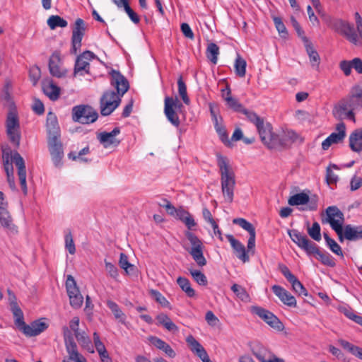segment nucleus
I'll return each mask as SVG.
<instances>
[{
    "label": "nucleus",
    "mask_w": 362,
    "mask_h": 362,
    "mask_svg": "<svg viewBox=\"0 0 362 362\" xmlns=\"http://www.w3.org/2000/svg\"><path fill=\"white\" fill-rule=\"evenodd\" d=\"M109 74L111 76L110 84L115 88L117 93L113 90H107L100 98V113L103 116L110 115L119 105L120 98L129 88L128 80L119 71L112 69Z\"/></svg>",
    "instance_id": "1"
},
{
    "label": "nucleus",
    "mask_w": 362,
    "mask_h": 362,
    "mask_svg": "<svg viewBox=\"0 0 362 362\" xmlns=\"http://www.w3.org/2000/svg\"><path fill=\"white\" fill-rule=\"evenodd\" d=\"M288 234L291 239L308 256L314 255L324 265L334 267V259L327 252L321 251L316 243L311 241L307 235L296 229L288 230Z\"/></svg>",
    "instance_id": "2"
},
{
    "label": "nucleus",
    "mask_w": 362,
    "mask_h": 362,
    "mask_svg": "<svg viewBox=\"0 0 362 362\" xmlns=\"http://www.w3.org/2000/svg\"><path fill=\"white\" fill-rule=\"evenodd\" d=\"M217 165L221 175V191L226 202L232 203L235 187V175L229 160L220 153L216 154Z\"/></svg>",
    "instance_id": "3"
},
{
    "label": "nucleus",
    "mask_w": 362,
    "mask_h": 362,
    "mask_svg": "<svg viewBox=\"0 0 362 362\" xmlns=\"http://www.w3.org/2000/svg\"><path fill=\"white\" fill-rule=\"evenodd\" d=\"M327 222L329 223L331 228L336 232L339 240L342 243L345 238L344 215L341 211L336 206H330L326 209Z\"/></svg>",
    "instance_id": "4"
},
{
    "label": "nucleus",
    "mask_w": 362,
    "mask_h": 362,
    "mask_svg": "<svg viewBox=\"0 0 362 362\" xmlns=\"http://www.w3.org/2000/svg\"><path fill=\"white\" fill-rule=\"evenodd\" d=\"M6 134L9 141L13 143L16 148L20 146L21 134L20 130L19 118L16 110H10L6 120Z\"/></svg>",
    "instance_id": "5"
},
{
    "label": "nucleus",
    "mask_w": 362,
    "mask_h": 362,
    "mask_svg": "<svg viewBox=\"0 0 362 362\" xmlns=\"http://www.w3.org/2000/svg\"><path fill=\"white\" fill-rule=\"evenodd\" d=\"M328 25L335 32L344 36L350 42L354 45L358 44V37L353 24L346 21L337 18L330 21Z\"/></svg>",
    "instance_id": "6"
},
{
    "label": "nucleus",
    "mask_w": 362,
    "mask_h": 362,
    "mask_svg": "<svg viewBox=\"0 0 362 362\" xmlns=\"http://www.w3.org/2000/svg\"><path fill=\"white\" fill-rule=\"evenodd\" d=\"M98 117L97 111L91 106L80 105L72 108V119L81 124L95 122Z\"/></svg>",
    "instance_id": "7"
},
{
    "label": "nucleus",
    "mask_w": 362,
    "mask_h": 362,
    "mask_svg": "<svg viewBox=\"0 0 362 362\" xmlns=\"http://www.w3.org/2000/svg\"><path fill=\"white\" fill-rule=\"evenodd\" d=\"M185 235L192 245V247L188 250V252L192 257L198 266H205L207 262L203 255L204 246L202 240L195 234L190 231H186Z\"/></svg>",
    "instance_id": "8"
},
{
    "label": "nucleus",
    "mask_w": 362,
    "mask_h": 362,
    "mask_svg": "<svg viewBox=\"0 0 362 362\" xmlns=\"http://www.w3.org/2000/svg\"><path fill=\"white\" fill-rule=\"evenodd\" d=\"M362 107V100L354 98L351 94L346 98L341 99L339 103L334 106L332 114L338 120L344 119V115L349 109L356 110Z\"/></svg>",
    "instance_id": "9"
},
{
    "label": "nucleus",
    "mask_w": 362,
    "mask_h": 362,
    "mask_svg": "<svg viewBox=\"0 0 362 362\" xmlns=\"http://www.w3.org/2000/svg\"><path fill=\"white\" fill-rule=\"evenodd\" d=\"M317 202H318V197L317 195H313L311 197L308 196L305 192H300L296 194L291 197L288 200V203L290 206H298V205H305L307 204L305 207L300 208V210H309V211H316L317 209Z\"/></svg>",
    "instance_id": "10"
},
{
    "label": "nucleus",
    "mask_w": 362,
    "mask_h": 362,
    "mask_svg": "<svg viewBox=\"0 0 362 362\" xmlns=\"http://www.w3.org/2000/svg\"><path fill=\"white\" fill-rule=\"evenodd\" d=\"M86 25L82 18H77L72 27L71 54H76L81 49V41L85 35Z\"/></svg>",
    "instance_id": "11"
},
{
    "label": "nucleus",
    "mask_w": 362,
    "mask_h": 362,
    "mask_svg": "<svg viewBox=\"0 0 362 362\" xmlns=\"http://www.w3.org/2000/svg\"><path fill=\"white\" fill-rule=\"evenodd\" d=\"M182 107V103L177 98L167 96L165 98L164 112L168 121L175 127H179L180 122L175 110Z\"/></svg>",
    "instance_id": "12"
},
{
    "label": "nucleus",
    "mask_w": 362,
    "mask_h": 362,
    "mask_svg": "<svg viewBox=\"0 0 362 362\" xmlns=\"http://www.w3.org/2000/svg\"><path fill=\"white\" fill-rule=\"evenodd\" d=\"M60 139L61 136H56L47 137L48 149L54 165L57 168L62 165V160L64 157L63 146Z\"/></svg>",
    "instance_id": "13"
},
{
    "label": "nucleus",
    "mask_w": 362,
    "mask_h": 362,
    "mask_svg": "<svg viewBox=\"0 0 362 362\" xmlns=\"http://www.w3.org/2000/svg\"><path fill=\"white\" fill-rule=\"evenodd\" d=\"M262 142L269 149L276 148V144H279L277 140L276 134L272 131V126L269 122H262V125L257 127Z\"/></svg>",
    "instance_id": "14"
},
{
    "label": "nucleus",
    "mask_w": 362,
    "mask_h": 362,
    "mask_svg": "<svg viewBox=\"0 0 362 362\" xmlns=\"http://www.w3.org/2000/svg\"><path fill=\"white\" fill-rule=\"evenodd\" d=\"M66 288L69 298L70 305L75 309L81 307L83 298L71 275H68L66 281Z\"/></svg>",
    "instance_id": "15"
},
{
    "label": "nucleus",
    "mask_w": 362,
    "mask_h": 362,
    "mask_svg": "<svg viewBox=\"0 0 362 362\" xmlns=\"http://www.w3.org/2000/svg\"><path fill=\"white\" fill-rule=\"evenodd\" d=\"M252 311L253 313L258 315L271 327L276 329L277 331H282L284 329V324L274 314H273L269 310H266L262 307L253 306L252 308Z\"/></svg>",
    "instance_id": "16"
},
{
    "label": "nucleus",
    "mask_w": 362,
    "mask_h": 362,
    "mask_svg": "<svg viewBox=\"0 0 362 362\" xmlns=\"http://www.w3.org/2000/svg\"><path fill=\"white\" fill-rule=\"evenodd\" d=\"M278 269L286 279V280L291 284L293 290L298 295L307 296L308 295V291L298 279V278L291 273L288 267L282 263L278 264Z\"/></svg>",
    "instance_id": "17"
},
{
    "label": "nucleus",
    "mask_w": 362,
    "mask_h": 362,
    "mask_svg": "<svg viewBox=\"0 0 362 362\" xmlns=\"http://www.w3.org/2000/svg\"><path fill=\"white\" fill-rule=\"evenodd\" d=\"M95 57V54L89 50L84 51L82 54L78 55L75 62L74 76H76L78 74L83 76L82 73L83 71L86 74H89L90 64L88 61Z\"/></svg>",
    "instance_id": "18"
},
{
    "label": "nucleus",
    "mask_w": 362,
    "mask_h": 362,
    "mask_svg": "<svg viewBox=\"0 0 362 362\" xmlns=\"http://www.w3.org/2000/svg\"><path fill=\"white\" fill-rule=\"evenodd\" d=\"M13 162L18 168V175L19 177L21 189L25 195L28 193L26 185V168L24 159L21 154L15 151L13 156Z\"/></svg>",
    "instance_id": "19"
},
{
    "label": "nucleus",
    "mask_w": 362,
    "mask_h": 362,
    "mask_svg": "<svg viewBox=\"0 0 362 362\" xmlns=\"http://www.w3.org/2000/svg\"><path fill=\"white\" fill-rule=\"evenodd\" d=\"M337 132L332 133L322 143V148L327 150L333 144H339L341 142L346 136V125L343 122L338 123L336 126Z\"/></svg>",
    "instance_id": "20"
},
{
    "label": "nucleus",
    "mask_w": 362,
    "mask_h": 362,
    "mask_svg": "<svg viewBox=\"0 0 362 362\" xmlns=\"http://www.w3.org/2000/svg\"><path fill=\"white\" fill-rule=\"evenodd\" d=\"M120 133V129L115 127L110 132H100L98 134L97 139L105 148L110 146H117L120 144V140L115 138Z\"/></svg>",
    "instance_id": "21"
},
{
    "label": "nucleus",
    "mask_w": 362,
    "mask_h": 362,
    "mask_svg": "<svg viewBox=\"0 0 362 362\" xmlns=\"http://www.w3.org/2000/svg\"><path fill=\"white\" fill-rule=\"evenodd\" d=\"M234 224L240 226L249 233L250 237L247 242V249L252 250L255 247L256 231L253 225L243 218H237L233 220Z\"/></svg>",
    "instance_id": "22"
},
{
    "label": "nucleus",
    "mask_w": 362,
    "mask_h": 362,
    "mask_svg": "<svg viewBox=\"0 0 362 362\" xmlns=\"http://www.w3.org/2000/svg\"><path fill=\"white\" fill-rule=\"evenodd\" d=\"M47 327L48 325L47 323L41 322L40 320H37L32 322L30 325L25 324L24 327H21V332L27 337H35L46 330Z\"/></svg>",
    "instance_id": "23"
},
{
    "label": "nucleus",
    "mask_w": 362,
    "mask_h": 362,
    "mask_svg": "<svg viewBox=\"0 0 362 362\" xmlns=\"http://www.w3.org/2000/svg\"><path fill=\"white\" fill-rule=\"evenodd\" d=\"M272 290L285 305L293 308L297 306L295 297L284 288L279 285H274L272 287Z\"/></svg>",
    "instance_id": "24"
},
{
    "label": "nucleus",
    "mask_w": 362,
    "mask_h": 362,
    "mask_svg": "<svg viewBox=\"0 0 362 362\" xmlns=\"http://www.w3.org/2000/svg\"><path fill=\"white\" fill-rule=\"evenodd\" d=\"M226 238L230 242L236 257L243 262H248L250 260V257L246 252L244 245H243L239 240H236L233 235L227 234L226 235Z\"/></svg>",
    "instance_id": "25"
},
{
    "label": "nucleus",
    "mask_w": 362,
    "mask_h": 362,
    "mask_svg": "<svg viewBox=\"0 0 362 362\" xmlns=\"http://www.w3.org/2000/svg\"><path fill=\"white\" fill-rule=\"evenodd\" d=\"M61 62L60 54L59 52H54L49 59V70L50 74L57 78H62L66 76V71L62 70L59 64Z\"/></svg>",
    "instance_id": "26"
},
{
    "label": "nucleus",
    "mask_w": 362,
    "mask_h": 362,
    "mask_svg": "<svg viewBox=\"0 0 362 362\" xmlns=\"http://www.w3.org/2000/svg\"><path fill=\"white\" fill-rule=\"evenodd\" d=\"M47 137L54 136H61L60 127L56 115L52 112H48L47 115L46 123Z\"/></svg>",
    "instance_id": "27"
},
{
    "label": "nucleus",
    "mask_w": 362,
    "mask_h": 362,
    "mask_svg": "<svg viewBox=\"0 0 362 362\" xmlns=\"http://www.w3.org/2000/svg\"><path fill=\"white\" fill-rule=\"evenodd\" d=\"M252 354L260 361L267 362L271 356V352L259 342H252L249 344Z\"/></svg>",
    "instance_id": "28"
},
{
    "label": "nucleus",
    "mask_w": 362,
    "mask_h": 362,
    "mask_svg": "<svg viewBox=\"0 0 362 362\" xmlns=\"http://www.w3.org/2000/svg\"><path fill=\"white\" fill-rule=\"evenodd\" d=\"M43 93L49 97L51 100H57L60 95V88L52 80H47L42 82Z\"/></svg>",
    "instance_id": "29"
},
{
    "label": "nucleus",
    "mask_w": 362,
    "mask_h": 362,
    "mask_svg": "<svg viewBox=\"0 0 362 362\" xmlns=\"http://www.w3.org/2000/svg\"><path fill=\"white\" fill-rule=\"evenodd\" d=\"M148 341L157 349L163 351L168 357L173 358L176 356L175 351L161 339L155 336H151L148 337Z\"/></svg>",
    "instance_id": "30"
},
{
    "label": "nucleus",
    "mask_w": 362,
    "mask_h": 362,
    "mask_svg": "<svg viewBox=\"0 0 362 362\" xmlns=\"http://www.w3.org/2000/svg\"><path fill=\"white\" fill-rule=\"evenodd\" d=\"M345 238L349 241H357L362 239V226L347 224L344 226Z\"/></svg>",
    "instance_id": "31"
},
{
    "label": "nucleus",
    "mask_w": 362,
    "mask_h": 362,
    "mask_svg": "<svg viewBox=\"0 0 362 362\" xmlns=\"http://www.w3.org/2000/svg\"><path fill=\"white\" fill-rule=\"evenodd\" d=\"M349 147L354 151H362V128L354 131L349 136Z\"/></svg>",
    "instance_id": "32"
},
{
    "label": "nucleus",
    "mask_w": 362,
    "mask_h": 362,
    "mask_svg": "<svg viewBox=\"0 0 362 362\" xmlns=\"http://www.w3.org/2000/svg\"><path fill=\"white\" fill-rule=\"evenodd\" d=\"M306 52L309 56L310 63L313 66H318L320 62V57L317 52L315 49L312 42L307 37H303Z\"/></svg>",
    "instance_id": "33"
},
{
    "label": "nucleus",
    "mask_w": 362,
    "mask_h": 362,
    "mask_svg": "<svg viewBox=\"0 0 362 362\" xmlns=\"http://www.w3.org/2000/svg\"><path fill=\"white\" fill-rule=\"evenodd\" d=\"M156 319L157 325L163 326L169 332H176L179 330L178 327L163 313L158 314Z\"/></svg>",
    "instance_id": "34"
},
{
    "label": "nucleus",
    "mask_w": 362,
    "mask_h": 362,
    "mask_svg": "<svg viewBox=\"0 0 362 362\" xmlns=\"http://www.w3.org/2000/svg\"><path fill=\"white\" fill-rule=\"evenodd\" d=\"M72 330L66 327H63V337L64 339L66 350L68 354L77 351V345L74 341Z\"/></svg>",
    "instance_id": "35"
},
{
    "label": "nucleus",
    "mask_w": 362,
    "mask_h": 362,
    "mask_svg": "<svg viewBox=\"0 0 362 362\" xmlns=\"http://www.w3.org/2000/svg\"><path fill=\"white\" fill-rule=\"evenodd\" d=\"M186 342L190 350L196 354L199 358L207 354L202 344L192 335H189L186 338Z\"/></svg>",
    "instance_id": "36"
},
{
    "label": "nucleus",
    "mask_w": 362,
    "mask_h": 362,
    "mask_svg": "<svg viewBox=\"0 0 362 362\" xmlns=\"http://www.w3.org/2000/svg\"><path fill=\"white\" fill-rule=\"evenodd\" d=\"M277 140H279V144H276L277 148H288L297 139V134L293 131H288L283 136H280L276 134Z\"/></svg>",
    "instance_id": "37"
},
{
    "label": "nucleus",
    "mask_w": 362,
    "mask_h": 362,
    "mask_svg": "<svg viewBox=\"0 0 362 362\" xmlns=\"http://www.w3.org/2000/svg\"><path fill=\"white\" fill-rule=\"evenodd\" d=\"M8 203L6 202H0V226L9 228L12 219L6 209Z\"/></svg>",
    "instance_id": "38"
},
{
    "label": "nucleus",
    "mask_w": 362,
    "mask_h": 362,
    "mask_svg": "<svg viewBox=\"0 0 362 362\" xmlns=\"http://www.w3.org/2000/svg\"><path fill=\"white\" fill-rule=\"evenodd\" d=\"M11 310L14 317L15 325L21 331V327H24L25 325L23 313L17 303H13L12 306H11Z\"/></svg>",
    "instance_id": "39"
},
{
    "label": "nucleus",
    "mask_w": 362,
    "mask_h": 362,
    "mask_svg": "<svg viewBox=\"0 0 362 362\" xmlns=\"http://www.w3.org/2000/svg\"><path fill=\"white\" fill-rule=\"evenodd\" d=\"M339 344L346 350H347L349 353H351L354 356L362 361V348L354 345L350 342L344 340L339 339Z\"/></svg>",
    "instance_id": "40"
},
{
    "label": "nucleus",
    "mask_w": 362,
    "mask_h": 362,
    "mask_svg": "<svg viewBox=\"0 0 362 362\" xmlns=\"http://www.w3.org/2000/svg\"><path fill=\"white\" fill-rule=\"evenodd\" d=\"M106 305L113 313L115 319L118 320L122 324H125L126 315L119 305L112 300H107Z\"/></svg>",
    "instance_id": "41"
},
{
    "label": "nucleus",
    "mask_w": 362,
    "mask_h": 362,
    "mask_svg": "<svg viewBox=\"0 0 362 362\" xmlns=\"http://www.w3.org/2000/svg\"><path fill=\"white\" fill-rule=\"evenodd\" d=\"M230 89L227 86V97H225V100L227 103L228 107L233 109L234 111L238 112H243L245 108L243 106L238 100L230 95Z\"/></svg>",
    "instance_id": "42"
},
{
    "label": "nucleus",
    "mask_w": 362,
    "mask_h": 362,
    "mask_svg": "<svg viewBox=\"0 0 362 362\" xmlns=\"http://www.w3.org/2000/svg\"><path fill=\"white\" fill-rule=\"evenodd\" d=\"M47 25L51 30H54L58 27L66 28L68 25L67 21L57 15H52L47 19Z\"/></svg>",
    "instance_id": "43"
},
{
    "label": "nucleus",
    "mask_w": 362,
    "mask_h": 362,
    "mask_svg": "<svg viewBox=\"0 0 362 362\" xmlns=\"http://www.w3.org/2000/svg\"><path fill=\"white\" fill-rule=\"evenodd\" d=\"M177 284L187 296L192 298L195 296V291L192 288L190 281L187 278L179 276L177 279Z\"/></svg>",
    "instance_id": "44"
},
{
    "label": "nucleus",
    "mask_w": 362,
    "mask_h": 362,
    "mask_svg": "<svg viewBox=\"0 0 362 362\" xmlns=\"http://www.w3.org/2000/svg\"><path fill=\"white\" fill-rule=\"evenodd\" d=\"M206 54L207 58L213 64H216L218 61V55L219 54L218 46L214 42L209 43L207 46Z\"/></svg>",
    "instance_id": "45"
},
{
    "label": "nucleus",
    "mask_w": 362,
    "mask_h": 362,
    "mask_svg": "<svg viewBox=\"0 0 362 362\" xmlns=\"http://www.w3.org/2000/svg\"><path fill=\"white\" fill-rule=\"evenodd\" d=\"M231 290L236 295V296L240 299L242 301L248 302L250 300V296L248 293L246 291L245 288L242 286L238 285L237 284H234L231 286Z\"/></svg>",
    "instance_id": "46"
},
{
    "label": "nucleus",
    "mask_w": 362,
    "mask_h": 362,
    "mask_svg": "<svg viewBox=\"0 0 362 362\" xmlns=\"http://www.w3.org/2000/svg\"><path fill=\"white\" fill-rule=\"evenodd\" d=\"M246 61L238 54L234 65L236 75L244 77L246 73Z\"/></svg>",
    "instance_id": "47"
},
{
    "label": "nucleus",
    "mask_w": 362,
    "mask_h": 362,
    "mask_svg": "<svg viewBox=\"0 0 362 362\" xmlns=\"http://www.w3.org/2000/svg\"><path fill=\"white\" fill-rule=\"evenodd\" d=\"M177 86H178V93L183 100L184 103L186 105H189L190 103V100L187 95V86L185 83L183 81L182 76H180L177 79Z\"/></svg>",
    "instance_id": "48"
},
{
    "label": "nucleus",
    "mask_w": 362,
    "mask_h": 362,
    "mask_svg": "<svg viewBox=\"0 0 362 362\" xmlns=\"http://www.w3.org/2000/svg\"><path fill=\"white\" fill-rule=\"evenodd\" d=\"M75 337L82 347L87 350H90L92 348L90 339L84 332H77L76 334H75Z\"/></svg>",
    "instance_id": "49"
},
{
    "label": "nucleus",
    "mask_w": 362,
    "mask_h": 362,
    "mask_svg": "<svg viewBox=\"0 0 362 362\" xmlns=\"http://www.w3.org/2000/svg\"><path fill=\"white\" fill-rule=\"evenodd\" d=\"M189 273L199 285L205 286L208 284L206 276L199 270L189 269Z\"/></svg>",
    "instance_id": "50"
},
{
    "label": "nucleus",
    "mask_w": 362,
    "mask_h": 362,
    "mask_svg": "<svg viewBox=\"0 0 362 362\" xmlns=\"http://www.w3.org/2000/svg\"><path fill=\"white\" fill-rule=\"evenodd\" d=\"M243 113L247 116V118L250 122L255 125L256 128L262 125V122L264 121L262 117L258 116L255 112L249 111L247 109H245Z\"/></svg>",
    "instance_id": "51"
},
{
    "label": "nucleus",
    "mask_w": 362,
    "mask_h": 362,
    "mask_svg": "<svg viewBox=\"0 0 362 362\" xmlns=\"http://www.w3.org/2000/svg\"><path fill=\"white\" fill-rule=\"evenodd\" d=\"M273 21L275 25L276 30H278L279 35L281 37L286 38L288 35V31L284 23L282 21L281 18L278 16H274L273 18Z\"/></svg>",
    "instance_id": "52"
},
{
    "label": "nucleus",
    "mask_w": 362,
    "mask_h": 362,
    "mask_svg": "<svg viewBox=\"0 0 362 362\" xmlns=\"http://www.w3.org/2000/svg\"><path fill=\"white\" fill-rule=\"evenodd\" d=\"M308 233L315 241L321 240L320 226L317 222H314L312 227L308 228Z\"/></svg>",
    "instance_id": "53"
},
{
    "label": "nucleus",
    "mask_w": 362,
    "mask_h": 362,
    "mask_svg": "<svg viewBox=\"0 0 362 362\" xmlns=\"http://www.w3.org/2000/svg\"><path fill=\"white\" fill-rule=\"evenodd\" d=\"M341 312L346 317L362 326V316L356 315L351 308H343Z\"/></svg>",
    "instance_id": "54"
},
{
    "label": "nucleus",
    "mask_w": 362,
    "mask_h": 362,
    "mask_svg": "<svg viewBox=\"0 0 362 362\" xmlns=\"http://www.w3.org/2000/svg\"><path fill=\"white\" fill-rule=\"evenodd\" d=\"M64 240L66 249L71 255H74L76 252V247L71 231L65 235Z\"/></svg>",
    "instance_id": "55"
},
{
    "label": "nucleus",
    "mask_w": 362,
    "mask_h": 362,
    "mask_svg": "<svg viewBox=\"0 0 362 362\" xmlns=\"http://www.w3.org/2000/svg\"><path fill=\"white\" fill-rule=\"evenodd\" d=\"M215 129H216L217 134H218L221 141L226 146H229L230 145V142L228 139V133H227L225 126L221 124V126L218 127Z\"/></svg>",
    "instance_id": "56"
},
{
    "label": "nucleus",
    "mask_w": 362,
    "mask_h": 362,
    "mask_svg": "<svg viewBox=\"0 0 362 362\" xmlns=\"http://www.w3.org/2000/svg\"><path fill=\"white\" fill-rule=\"evenodd\" d=\"M124 10L134 24H139L140 18L138 14L131 8L129 3L123 7Z\"/></svg>",
    "instance_id": "57"
},
{
    "label": "nucleus",
    "mask_w": 362,
    "mask_h": 362,
    "mask_svg": "<svg viewBox=\"0 0 362 362\" xmlns=\"http://www.w3.org/2000/svg\"><path fill=\"white\" fill-rule=\"evenodd\" d=\"M326 244L333 253L341 257H344L341 247L334 239L329 240L328 243H326Z\"/></svg>",
    "instance_id": "58"
},
{
    "label": "nucleus",
    "mask_w": 362,
    "mask_h": 362,
    "mask_svg": "<svg viewBox=\"0 0 362 362\" xmlns=\"http://www.w3.org/2000/svg\"><path fill=\"white\" fill-rule=\"evenodd\" d=\"M339 66L346 76H349L351 74V69H353L351 60H342L339 62Z\"/></svg>",
    "instance_id": "59"
},
{
    "label": "nucleus",
    "mask_w": 362,
    "mask_h": 362,
    "mask_svg": "<svg viewBox=\"0 0 362 362\" xmlns=\"http://www.w3.org/2000/svg\"><path fill=\"white\" fill-rule=\"evenodd\" d=\"M105 269L108 272L109 275L112 278L117 279V278L119 276V273L118 269L116 267V266L112 264L111 262H107L106 259H105Z\"/></svg>",
    "instance_id": "60"
},
{
    "label": "nucleus",
    "mask_w": 362,
    "mask_h": 362,
    "mask_svg": "<svg viewBox=\"0 0 362 362\" xmlns=\"http://www.w3.org/2000/svg\"><path fill=\"white\" fill-rule=\"evenodd\" d=\"M362 186V177L354 175L350 181V190L354 192Z\"/></svg>",
    "instance_id": "61"
},
{
    "label": "nucleus",
    "mask_w": 362,
    "mask_h": 362,
    "mask_svg": "<svg viewBox=\"0 0 362 362\" xmlns=\"http://www.w3.org/2000/svg\"><path fill=\"white\" fill-rule=\"evenodd\" d=\"M151 294L162 306L168 307L170 303L168 300L159 291L151 290Z\"/></svg>",
    "instance_id": "62"
},
{
    "label": "nucleus",
    "mask_w": 362,
    "mask_h": 362,
    "mask_svg": "<svg viewBox=\"0 0 362 362\" xmlns=\"http://www.w3.org/2000/svg\"><path fill=\"white\" fill-rule=\"evenodd\" d=\"M163 204H159V205L165 208L169 215L175 216L178 209H176L168 200L165 199H163Z\"/></svg>",
    "instance_id": "63"
},
{
    "label": "nucleus",
    "mask_w": 362,
    "mask_h": 362,
    "mask_svg": "<svg viewBox=\"0 0 362 362\" xmlns=\"http://www.w3.org/2000/svg\"><path fill=\"white\" fill-rule=\"evenodd\" d=\"M350 94L354 96V98L362 100V83L354 86L351 89Z\"/></svg>",
    "instance_id": "64"
}]
</instances>
